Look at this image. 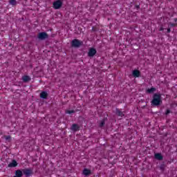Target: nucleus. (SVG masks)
I'll list each match as a JSON object with an SVG mask.
<instances>
[{"label":"nucleus","mask_w":177,"mask_h":177,"mask_svg":"<svg viewBox=\"0 0 177 177\" xmlns=\"http://www.w3.org/2000/svg\"><path fill=\"white\" fill-rule=\"evenodd\" d=\"M84 45V42L78 39H75L71 41L72 48H80Z\"/></svg>","instance_id":"nucleus-1"},{"label":"nucleus","mask_w":177,"mask_h":177,"mask_svg":"<svg viewBox=\"0 0 177 177\" xmlns=\"http://www.w3.org/2000/svg\"><path fill=\"white\" fill-rule=\"evenodd\" d=\"M38 39H40L41 41H44L45 39H48L49 38V35L46 33V32H39L37 35Z\"/></svg>","instance_id":"nucleus-2"},{"label":"nucleus","mask_w":177,"mask_h":177,"mask_svg":"<svg viewBox=\"0 0 177 177\" xmlns=\"http://www.w3.org/2000/svg\"><path fill=\"white\" fill-rule=\"evenodd\" d=\"M63 6V2L62 0H57L53 3V6L54 9H60Z\"/></svg>","instance_id":"nucleus-3"},{"label":"nucleus","mask_w":177,"mask_h":177,"mask_svg":"<svg viewBox=\"0 0 177 177\" xmlns=\"http://www.w3.org/2000/svg\"><path fill=\"white\" fill-rule=\"evenodd\" d=\"M21 172L27 177L31 176V175H32V169H24Z\"/></svg>","instance_id":"nucleus-4"},{"label":"nucleus","mask_w":177,"mask_h":177,"mask_svg":"<svg viewBox=\"0 0 177 177\" xmlns=\"http://www.w3.org/2000/svg\"><path fill=\"white\" fill-rule=\"evenodd\" d=\"M162 103L161 95L156 94V106H160Z\"/></svg>","instance_id":"nucleus-5"},{"label":"nucleus","mask_w":177,"mask_h":177,"mask_svg":"<svg viewBox=\"0 0 177 177\" xmlns=\"http://www.w3.org/2000/svg\"><path fill=\"white\" fill-rule=\"evenodd\" d=\"M96 49L91 48L88 50V56H89V57H93V56L96 55Z\"/></svg>","instance_id":"nucleus-6"},{"label":"nucleus","mask_w":177,"mask_h":177,"mask_svg":"<svg viewBox=\"0 0 177 177\" xmlns=\"http://www.w3.org/2000/svg\"><path fill=\"white\" fill-rule=\"evenodd\" d=\"M71 129V131H73V132H77V131H80V126L77 124H73Z\"/></svg>","instance_id":"nucleus-7"},{"label":"nucleus","mask_w":177,"mask_h":177,"mask_svg":"<svg viewBox=\"0 0 177 177\" xmlns=\"http://www.w3.org/2000/svg\"><path fill=\"white\" fill-rule=\"evenodd\" d=\"M17 165V162L15 160H13L12 162L8 164V168H15Z\"/></svg>","instance_id":"nucleus-8"},{"label":"nucleus","mask_w":177,"mask_h":177,"mask_svg":"<svg viewBox=\"0 0 177 177\" xmlns=\"http://www.w3.org/2000/svg\"><path fill=\"white\" fill-rule=\"evenodd\" d=\"M22 81L23 82H30V81H31V77L28 75H24L22 77Z\"/></svg>","instance_id":"nucleus-9"},{"label":"nucleus","mask_w":177,"mask_h":177,"mask_svg":"<svg viewBox=\"0 0 177 177\" xmlns=\"http://www.w3.org/2000/svg\"><path fill=\"white\" fill-rule=\"evenodd\" d=\"M40 97L41 99H46V97H48V93L46 91H42L40 93Z\"/></svg>","instance_id":"nucleus-10"},{"label":"nucleus","mask_w":177,"mask_h":177,"mask_svg":"<svg viewBox=\"0 0 177 177\" xmlns=\"http://www.w3.org/2000/svg\"><path fill=\"white\" fill-rule=\"evenodd\" d=\"M116 114L118 115V117H124L125 115L124 112L120 111L119 109H116Z\"/></svg>","instance_id":"nucleus-11"},{"label":"nucleus","mask_w":177,"mask_h":177,"mask_svg":"<svg viewBox=\"0 0 177 177\" xmlns=\"http://www.w3.org/2000/svg\"><path fill=\"white\" fill-rule=\"evenodd\" d=\"M83 175H84V176H89V175H91V170L88 169H84L83 170Z\"/></svg>","instance_id":"nucleus-12"},{"label":"nucleus","mask_w":177,"mask_h":177,"mask_svg":"<svg viewBox=\"0 0 177 177\" xmlns=\"http://www.w3.org/2000/svg\"><path fill=\"white\" fill-rule=\"evenodd\" d=\"M133 76L135 77H140V72L138 70H134L133 71Z\"/></svg>","instance_id":"nucleus-13"},{"label":"nucleus","mask_w":177,"mask_h":177,"mask_svg":"<svg viewBox=\"0 0 177 177\" xmlns=\"http://www.w3.org/2000/svg\"><path fill=\"white\" fill-rule=\"evenodd\" d=\"M9 3L12 6H16V5H17V1L16 0H9Z\"/></svg>","instance_id":"nucleus-14"},{"label":"nucleus","mask_w":177,"mask_h":177,"mask_svg":"<svg viewBox=\"0 0 177 177\" xmlns=\"http://www.w3.org/2000/svg\"><path fill=\"white\" fill-rule=\"evenodd\" d=\"M151 106H153V107L156 106V94H154L153 96V100L151 101Z\"/></svg>","instance_id":"nucleus-15"},{"label":"nucleus","mask_w":177,"mask_h":177,"mask_svg":"<svg viewBox=\"0 0 177 177\" xmlns=\"http://www.w3.org/2000/svg\"><path fill=\"white\" fill-rule=\"evenodd\" d=\"M156 160H162V155L161 153H156Z\"/></svg>","instance_id":"nucleus-16"},{"label":"nucleus","mask_w":177,"mask_h":177,"mask_svg":"<svg viewBox=\"0 0 177 177\" xmlns=\"http://www.w3.org/2000/svg\"><path fill=\"white\" fill-rule=\"evenodd\" d=\"M154 91H156L155 88H148L147 90V93H153V92H154Z\"/></svg>","instance_id":"nucleus-17"},{"label":"nucleus","mask_w":177,"mask_h":177,"mask_svg":"<svg viewBox=\"0 0 177 177\" xmlns=\"http://www.w3.org/2000/svg\"><path fill=\"white\" fill-rule=\"evenodd\" d=\"M75 113V111L72 110V111H66V114H74Z\"/></svg>","instance_id":"nucleus-18"},{"label":"nucleus","mask_w":177,"mask_h":177,"mask_svg":"<svg viewBox=\"0 0 177 177\" xmlns=\"http://www.w3.org/2000/svg\"><path fill=\"white\" fill-rule=\"evenodd\" d=\"M104 126V120L101 121V122L100 123V128H102V127Z\"/></svg>","instance_id":"nucleus-19"},{"label":"nucleus","mask_w":177,"mask_h":177,"mask_svg":"<svg viewBox=\"0 0 177 177\" xmlns=\"http://www.w3.org/2000/svg\"><path fill=\"white\" fill-rule=\"evenodd\" d=\"M10 139H11L10 136H6V140H10Z\"/></svg>","instance_id":"nucleus-20"},{"label":"nucleus","mask_w":177,"mask_h":177,"mask_svg":"<svg viewBox=\"0 0 177 177\" xmlns=\"http://www.w3.org/2000/svg\"><path fill=\"white\" fill-rule=\"evenodd\" d=\"M169 113H171V111H169V109H167L166 111V115L169 114Z\"/></svg>","instance_id":"nucleus-21"},{"label":"nucleus","mask_w":177,"mask_h":177,"mask_svg":"<svg viewBox=\"0 0 177 177\" xmlns=\"http://www.w3.org/2000/svg\"><path fill=\"white\" fill-rule=\"evenodd\" d=\"M167 32H171V29L170 28H167Z\"/></svg>","instance_id":"nucleus-22"},{"label":"nucleus","mask_w":177,"mask_h":177,"mask_svg":"<svg viewBox=\"0 0 177 177\" xmlns=\"http://www.w3.org/2000/svg\"><path fill=\"white\" fill-rule=\"evenodd\" d=\"M153 156L156 157V152H153Z\"/></svg>","instance_id":"nucleus-23"},{"label":"nucleus","mask_w":177,"mask_h":177,"mask_svg":"<svg viewBox=\"0 0 177 177\" xmlns=\"http://www.w3.org/2000/svg\"><path fill=\"white\" fill-rule=\"evenodd\" d=\"M172 26H175V24H172Z\"/></svg>","instance_id":"nucleus-24"}]
</instances>
